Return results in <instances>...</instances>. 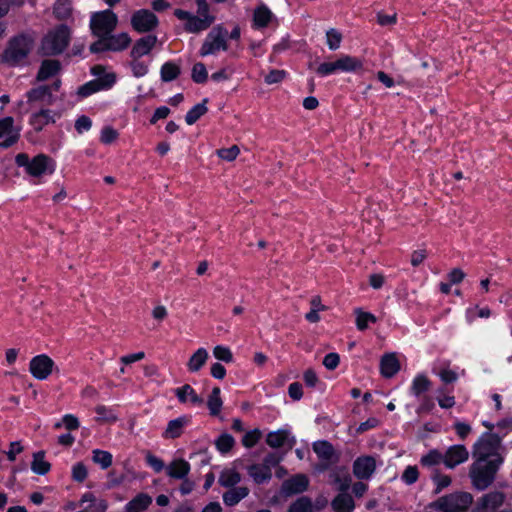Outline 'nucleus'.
Masks as SVG:
<instances>
[{
    "mask_svg": "<svg viewBox=\"0 0 512 512\" xmlns=\"http://www.w3.org/2000/svg\"><path fill=\"white\" fill-rule=\"evenodd\" d=\"M196 5V14L182 9L174 11V15L184 22V30L193 34L207 30L215 21V16L210 12V6L206 0H196Z\"/></svg>",
    "mask_w": 512,
    "mask_h": 512,
    "instance_id": "1",
    "label": "nucleus"
},
{
    "mask_svg": "<svg viewBox=\"0 0 512 512\" xmlns=\"http://www.w3.org/2000/svg\"><path fill=\"white\" fill-rule=\"evenodd\" d=\"M15 162L19 167L25 169L33 183H40L43 177L52 175L56 168L55 161L44 154L30 158L27 154L20 153L15 157Z\"/></svg>",
    "mask_w": 512,
    "mask_h": 512,
    "instance_id": "2",
    "label": "nucleus"
},
{
    "mask_svg": "<svg viewBox=\"0 0 512 512\" xmlns=\"http://www.w3.org/2000/svg\"><path fill=\"white\" fill-rule=\"evenodd\" d=\"M502 462L503 459L498 458L489 461L476 459L470 468V478L473 486L477 490L486 489L494 481L495 474Z\"/></svg>",
    "mask_w": 512,
    "mask_h": 512,
    "instance_id": "3",
    "label": "nucleus"
},
{
    "mask_svg": "<svg viewBox=\"0 0 512 512\" xmlns=\"http://www.w3.org/2000/svg\"><path fill=\"white\" fill-rule=\"evenodd\" d=\"M70 41V29L66 25H59L49 31L41 43V52L44 55H57L62 53Z\"/></svg>",
    "mask_w": 512,
    "mask_h": 512,
    "instance_id": "4",
    "label": "nucleus"
},
{
    "mask_svg": "<svg viewBox=\"0 0 512 512\" xmlns=\"http://www.w3.org/2000/svg\"><path fill=\"white\" fill-rule=\"evenodd\" d=\"M500 443L501 439L498 435L484 433L474 445L473 456L483 461L503 459L500 455Z\"/></svg>",
    "mask_w": 512,
    "mask_h": 512,
    "instance_id": "5",
    "label": "nucleus"
},
{
    "mask_svg": "<svg viewBox=\"0 0 512 512\" xmlns=\"http://www.w3.org/2000/svg\"><path fill=\"white\" fill-rule=\"evenodd\" d=\"M34 45V39L28 35H20L10 41L3 54V60L15 65L27 57Z\"/></svg>",
    "mask_w": 512,
    "mask_h": 512,
    "instance_id": "6",
    "label": "nucleus"
},
{
    "mask_svg": "<svg viewBox=\"0 0 512 512\" xmlns=\"http://www.w3.org/2000/svg\"><path fill=\"white\" fill-rule=\"evenodd\" d=\"M472 501L470 493L459 492L439 498L432 507L439 512H466Z\"/></svg>",
    "mask_w": 512,
    "mask_h": 512,
    "instance_id": "7",
    "label": "nucleus"
},
{
    "mask_svg": "<svg viewBox=\"0 0 512 512\" xmlns=\"http://www.w3.org/2000/svg\"><path fill=\"white\" fill-rule=\"evenodd\" d=\"M118 17L110 9L94 12L90 18V29L97 37L108 36L117 27Z\"/></svg>",
    "mask_w": 512,
    "mask_h": 512,
    "instance_id": "8",
    "label": "nucleus"
},
{
    "mask_svg": "<svg viewBox=\"0 0 512 512\" xmlns=\"http://www.w3.org/2000/svg\"><path fill=\"white\" fill-rule=\"evenodd\" d=\"M227 31L222 26L214 27L206 36L199 54L202 57L214 55L219 51H226L228 49L226 41Z\"/></svg>",
    "mask_w": 512,
    "mask_h": 512,
    "instance_id": "9",
    "label": "nucleus"
},
{
    "mask_svg": "<svg viewBox=\"0 0 512 512\" xmlns=\"http://www.w3.org/2000/svg\"><path fill=\"white\" fill-rule=\"evenodd\" d=\"M159 24L157 16L148 9H139L131 16V26L138 33L154 30Z\"/></svg>",
    "mask_w": 512,
    "mask_h": 512,
    "instance_id": "10",
    "label": "nucleus"
},
{
    "mask_svg": "<svg viewBox=\"0 0 512 512\" xmlns=\"http://www.w3.org/2000/svg\"><path fill=\"white\" fill-rule=\"evenodd\" d=\"M53 368L54 361L46 354H39L30 362V372L39 380L46 379L52 373Z\"/></svg>",
    "mask_w": 512,
    "mask_h": 512,
    "instance_id": "11",
    "label": "nucleus"
},
{
    "mask_svg": "<svg viewBox=\"0 0 512 512\" xmlns=\"http://www.w3.org/2000/svg\"><path fill=\"white\" fill-rule=\"evenodd\" d=\"M469 458V452L464 445H452L450 446L445 454H443V463L449 468L453 469L456 466L466 462Z\"/></svg>",
    "mask_w": 512,
    "mask_h": 512,
    "instance_id": "12",
    "label": "nucleus"
},
{
    "mask_svg": "<svg viewBox=\"0 0 512 512\" xmlns=\"http://www.w3.org/2000/svg\"><path fill=\"white\" fill-rule=\"evenodd\" d=\"M296 442L295 437L291 434L288 429H279L272 431L267 434L266 443L271 448H282L287 447L291 449Z\"/></svg>",
    "mask_w": 512,
    "mask_h": 512,
    "instance_id": "13",
    "label": "nucleus"
},
{
    "mask_svg": "<svg viewBox=\"0 0 512 512\" xmlns=\"http://www.w3.org/2000/svg\"><path fill=\"white\" fill-rule=\"evenodd\" d=\"M19 137L18 130L14 127L12 117H5L0 120V146L9 147L14 144Z\"/></svg>",
    "mask_w": 512,
    "mask_h": 512,
    "instance_id": "14",
    "label": "nucleus"
},
{
    "mask_svg": "<svg viewBox=\"0 0 512 512\" xmlns=\"http://www.w3.org/2000/svg\"><path fill=\"white\" fill-rule=\"evenodd\" d=\"M504 499V494L499 491L485 494L479 499L475 512H494L503 504Z\"/></svg>",
    "mask_w": 512,
    "mask_h": 512,
    "instance_id": "15",
    "label": "nucleus"
},
{
    "mask_svg": "<svg viewBox=\"0 0 512 512\" xmlns=\"http://www.w3.org/2000/svg\"><path fill=\"white\" fill-rule=\"evenodd\" d=\"M376 469V461L371 456L357 458L353 464V473L358 479H369Z\"/></svg>",
    "mask_w": 512,
    "mask_h": 512,
    "instance_id": "16",
    "label": "nucleus"
},
{
    "mask_svg": "<svg viewBox=\"0 0 512 512\" xmlns=\"http://www.w3.org/2000/svg\"><path fill=\"white\" fill-rule=\"evenodd\" d=\"M156 43L157 37L155 35H147L138 39L130 51V58H142L148 55L155 47Z\"/></svg>",
    "mask_w": 512,
    "mask_h": 512,
    "instance_id": "17",
    "label": "nucleus"
},
{
    "mask_svg": "<svg viewBox=\"0 0 512 512\" xmlns=\"http://www.w3.org/2000/svg\"><path fill=\"white\" fill-rule=\"evenodd\" d=\"M189 416H180L176 419L170 420L167 424L166 429L162 433L164 439H176L179 438L184 429L189 425Z\"/></svg>",
    "mask_w": 512,
    "mask_h": 512,
    "instance_id": "18",
    "label": "nucleus"
},
{
    "mask_svg": "<svg viewBox=\"0 0 512 512\" xmlns=\"http://www.w3.org/2000/svg\"><path fill=\"white\" fill-rule=\"evenodd\" d=\"M191 465L183 458L173 459L168 466H166V474L176 480L184 479L190 473Z\"/></svg>",
    "mask_w": 512,
    "mask_h": 512,
    "instance_id": "19",
    "label": "nucleus"
},
{
    "mask_svg": "<svg viewBox=\"0 0 512 512\" xmlns=\"http://www.w3.org/2000/svg\"><path fill=\"white\" fill-rule=\"evenodd\" d=\"M431 381L427 375L423 373L417 374L410 385L409 391L417 399H421L431 388Z\"/></svg>",
    "mask_w": 512,
    "mask_h": 512,
    "instance_id": "20",
    "label": "nucleus"
},
{
    "mask_svg": "<svg viewBox=\"0 0 512 512\" xmlns=\"http://www.w3.org/2000/svg\"><path fill=\"white\" fill-rule=\"evenodd\" d=\"M174 394L179 402L183 404L190 403L192 405H201L203 403V399L197 395L189 384L174 389Z\"/></svg>",
    "mask_w": 512,
    "mask_h": 512,
    "instance_id": "21",
    "label": "nucleus"
},
{
    "mask_svg": "<svg viewBox=\"0 0 512 512\" xmlns=\"http://www.w3.org/2000/svg\"><path fill=\"white\" fill-rule=\"evenodd\" d=\"M91 72L97 77L95 82L98 83L101 91L110 89L116 82V75L112 72H105L102 66H94Z\"/></svg>",
    "mask_w": 512,
    "mask_h": 512,
    "instance_id": "22",
    "label": "nucleus"
},
{
    "mask_svg": "<svg viewBox=\"0 0 512 512\" xmlns=\"http://www.w3.org/2000/svg\"><path fill=\"white\" fill-rule=\"evenodd\" d=\"M400 370V363L395 354H384L380 361V371L386 378L393 377Z\"/></svg>",
    "mask_w": 512,
    "mask_h": 512,
    "instance_id": "23",
    "label": "nucleus"
},
{
    "mask_svg": "<svg viewBox=\"0 0 512 512\" xmlns=\"http://www.w3.org/2000/svg\"><path fill=\"white\" fill-rule=\"evenodd\" d=\"M308 483L307 477L299 474L286 480L282 485V489L288 494L301 493L307 489Z\"/></svg>",
    "mask_w": 512,
    "mask_h": 512,
    "instance_id": "24",
    "label": "nucleus"
},
{
    "mask_svg": "<svg viewBox=\"0 0 512 512\" xmlns=\"http://www.w3.org/2000/svg\"><path fill=\"white\" fill-rule=\"evenodd\" d=\"M95 420L102 424H112L118 420V412L115 406L97 405L95 407Z\"/></svg>",
    "mask_w": 512,
    "mask_h": 512,
    "instance_id": "25",
    "label": "nucleus"
},
{
    "mask_svg": "<svg viewBox=\"0 0 512 512\" xmlns=\"http://www.w3.org/2000/svg\"><path fill=\"white\" fill-rule=\"evenodd\" d=\"M241 481V474L234 467L224 468L218 478V483L225 488H233Z\"/></svg>",
    "mask_w": 512,
    "mask_h": 512,
    "instance_id": "26",
    "label": "nucleus"
},
{
    "mask_svg": "<svg viewBox=\"0 0 512 512\" xmlns=\"http://www.w3.org/2000/svg\"><path fill=\"white\" fill-rule=\"evenodd\" d=\"M249 494V489L244 486L230 488L223 494V502L226 506H235Z\"/></svg>",
    "mask_w": 512,
    "mask_h": 512,
    "instance_id": "27",
    "label": "nucleus"
},
{
    "mask_svg": "<svg viewBox=\"0 0 512 512\" xmlns=\"http://www.w3.org/2000/svg\"><path fill=\"white\" fill-rule=\"evenodd\" d=\"M337 67L341 72H356L363 68V61L357 57L342 55L337 59Z\"/></svg>",
    "mask_w": 512,
    "mask_h": 512,
    "instance_id": "28",
    "label": "nucleus"
},
{
    "mask_svg": "<svg viewBox=\"0 0 512 512\" xmlns=\"http://www.w3.org/2000/svg\"><path fill=\"white\" fill-rule=\"evenodd\" d=\"M152 503V498L146 493L136 495L125 505L126 512H141L149 507Z\"/></svg>",
    "mask_w": 512,
    "mask_h": 512,
    "instance_id": "29",
    "label": "nucleus"
},
{
    "mask_svg": "<svg viewBox=\"0 0 512 512\" xmlns=\"http://www.w3.org/2000/svg\"><path fill=\"white\" fill-rule=\"evenodd\" d=\"M27 98L29 102H43L46 104H52L53 96L51 94V88L48 86H39L27 92Z\"/></svg>",
    "mask_w": 512,
    "mask_h": 512,
    "instance_id": "30",
    "label": "nucleus"
},
{
    "mask_svg": "<svg viewBox=\"0 0 512 512\" xmlns=\"http://www.w3.org/2000/svg\"><path fill=\"white\" fill-rule=\"evenodd\" d=\"M248 474L257 484L265 483L272 477V471H270L266 466H263L261 463L249 466Z\"/></svg>",
    "mask_w": 512,
    "mask_h": 512,
    "instance_id": "31",
    "label": "nucleus"
},
{
    "mask_svg": "<svg viewBox=\"0 0 512 512\" xmlns=\"http://www.w3.org/2000/svg\"><path fill=\"white\" fill-rule=\"evenodd\" d=\"M60 70V63L57 60H44L37 74L39 81H44L56 75Z\"/></svg>",
    "mask_w": 512,
    "mask_h": 512,
    "instance_id": "32",
    "label": "nucleus"
},
{
    "mask_svg": "<svg viewBox=\"0 0 512 512\" xmlns=\"http://www.w3.org/2000/svg\"><path fill=\"white\" fill-rule=\"evenodd\" d=\"M54 122V113L49 109H43L32 114L30 123L36 130H41L45 125Z\"/></svg>",
    "mask_w": 512,
    "mask_h": 512,
    "instance_id": "33",
    "label": "nucleus"
},
{
    "mask_svg": "<svg viewBox=\"0 0 512 512\" xmlns=\"http://www.w3.org/2000/svg\"><path fill=\"white\" fill-rule=\"evenodd\" d=\"M130 43L131 38L128 33L122 32L108 35V48H110L111 51H122L126 49Z\"/></svg>",
    "mask_w": 512,
    "mask_h": 512,
    "instance_id": "34",
    "label": "nucleus"
},
{
    "mask_svg": "<svg viewBox=\"0 0 512 512\" xmlns=\"http://www.w3.org/2000/svg\"><path fill=\"white\" fill-rule=\"evenodd\" d=\"M273 14L265 5L258 6L254 11L253 23L256 28L266 27L272 20Z\"/></svg>",
    "mask_w": 512,
    "mask_h": 512,
    "instance_id": "35",
    "label": "nucleus"
},
{
    "mask_svg": "<svg viewBox=\"0 0 512 512\" xmlns=\"http://www.w3.org/2000/svg\"><path fill=\"white\" fill-rule=\"evenodd\" d=\"M332 507L335 512H352L354 510V501L347 493H340L332 501Z\"/></svg>",
    "mask_w": 512,
    "mask_h": 512,
    "instance_id": "36",
    "label": "nucleus"
},
{
    "mask_svg": "<svg viewBox=\"0 0 512 512\" xmlns=\"http://www.w3.org/2000/svg\"><path fill=\"white\" fill-rule=\"evenodd\" d=\"M128 66L134 77L141 78L148 74L150 62L142 58H130Z\"/></svg>",
    "mask_w": 512,
    "mask_h": 512,
    "instance_id": "37",
    "label": "nucleus"
},
{
    "mask_svg": "<svg viewBox=\"0 0 512 512\" xmlns=\"http://www.w3.org/2000/svg\"><path fill=\"white\" fill-rule=\"evenodd\" d=\"M31 469L39 475H44L50 470V464L45 460L44 452L40 451L33 455Z\"/></svg>",
    "mask_w": 512,
    "mask_h": 512,
    "instance_id": "38",
    "label": "nucleus"
},
{
    "mask_svg": "<svg viewBox=\"0 0 512 512\" xmlns=\"http://www.w3.org/2000/svg\"><path fill=\"white\" fill-rule=\"evenodd\" d=\"M180 74V67L174 62H166L161 66L160 75L164 82H170L176 79Z\"/></svg>",
    "mask_w": 512,
    "mask_h": 512,
    "instance_id": "39",
    "label": "nucleus"
},
{
    "mask_svg": "<svg viewBox=\"0 0 512 512\" xmlns=\"http://www.w3.org/2000/svg\"><path fill=\"white\" fill-rule=\"evenodd\" d=\"M89 503V512H105L107 503L104 500H96L90 492L85 493L81 498V505Z\"/></svg>",
    "mask_w": 512,
    "mask_h": 512,
    "instance_id": "40",
    "label": "nucleus"
},
{
    "mask_svg": "<svg viewBox=\"0 0 512 512\" xmlns=\"http://www.w3.org/2000/svg\"><path fill=\"white\" fill-rule=\"evenodd\" d=\"M113 456L110 452L100 449L92 451V461L102 469H107L112 465Z\"/></svg>",
    "mask_w": 512,
    "mask_h": 512,
    "instance_id": "41",
    "label": "nucleus"
},
{
    "mask_svg": "<svg viewBox=\"0 0 512 512\" xmlns=\"http://www.w3.org/2000/svg\"><path fill=\"white\" fill-rule=\"evenodd\" d=\"M220 389L218 387L213 388L209 395L207 406L211 415L216 416L220 413L222 408V400L220 397Z\"/></svg>",
    "mask_w": 512,
    "mask_h": 512,
    "instance_id": "42",
    "label": "nucleus"
},
{
    "mask_svg": "<svg viewBox=\"0 0 512 512\" xmlns=\"http://www.w3.org/2000/svg\"><path fill=\"white\" fill-rule=\"evenodd\" d=\"M206 102V99L203 100L202 103L196 104L187 112L185 121L188 125L194 124L201 116L207 112Z\"/></svg>",
    "mask_w": 512,
    "mask_h": 512,
    "instance_id": "43",
    "label": "nucleus"
},
{
    "mask_svg": "<svg viewBox=\"0 0 512 512\" xmlns=\"http://www.w3.org/2000/svg\"><path fill=\"white\" fill-rule=\"evenodd\" d=\"M313 450L317 454V456L322 460H330L334 453L332 445L327 441L315 442L313 444Z\"/></svg>",
    "mask_w": 512,
    "mask_h": 512,
    "instance_id": "44",
    "label": "nucleus"
},
{
    "mask_svg": "<svg viewBox=\"0 0 512 512\" xmlns=\"http://www.w3.org/2000/svg\"><path fill=\"white\" fill-rule=\"evenodd\" d=\"M54 15L59 20L68 19L71 16V4L66 0H58L53 9Z\"/></svg>",
    "mask_w": 512,
    "mask_h": 512,
    "instance_id": "45",
    "label": "nucleus"
},
{
    "mask_svg": "<svg viewBox=\"0 0 512 512\" xmlns=\"http://www.w3.org/2000/svg\"><path fill=\"white\" fill-rule=\"evenodd\" d=\"M287 512H313L312 501L302 496L289 506Z\"/></svg>",
    "mask_w": 512,
    "mask_h": 512,
    "instance_id": "46",
    "label": "nucleus"
},
{
    "mask_svg": "<svg viewBox=\"0 0 512 512\" xmlns=\"http://www.w3.org/2000/svg\"><path fill=\"white\" fill-rule=\"evenodd\" d=\"M491 310L488 307L479 308L478 306L468 308L465 313L466 321L471 324L477 317L489 318Z\"/></svg>",
    "mask_w": 512,
    "mask_h": 512,
    "instance_id": "47",
    "label": "nucleus"
},
{
    "mask_svg": "<svg viewBox=\"0 0 512 512\" xmlns=\"http://www.w3.org/2000/svg\"><path fill=\"white\" fill-rule=\"evenodd\" d=\"M80 426L78 418L73 414H66L62 417L60 422L54 424L55 429L65 427L67 430H77Z\"/></svg>",
    "mask_w": 512,
    "mask_h": 512,
    "instance_id": "48",
    "label": "nucleus"
},
{
    "mask_svg": "<svg viewBox=\"0 0 512 512\" xmlns=\"http://www.w3.org/2000/svg\"><path fill=\"white\" fill-rule=\"evenodd\" d=\"M234 443V438L230 434L224 433L217 438L215 445L219 452L227 453L232 449Z\"/></svg>",
    "mask_w": 512,
    "mask_h": 512,
    "instance_id": "49",
    "label": "nucleus"
},
{
    "mask_svg": "<svg viewBox=\"0 0 512 512\" xmlns=\"http://www.w3.org/2000/svg\"><path fill=\"white\" fill-rule=\"evenodd\" d=\"M443 462V454L438 450L434 449L429 451L426 455L421 457L420 463L423 466H434Z\"/></svg>",
    "mask_w": 512,
    "mask_h": 512,
    "instance_id": "50",
    "label": "nucleus"
},
{
    "mask_svg": "<svg viewBox=\"0 0 512 512\" xmlns=\"http://www.w3.org/2000/svg\"><path fill=\"white\" fill-rule=\"evenodd\" d=\"M342 41V34L334 29L331 28L326 32V42L330 50H337Z\"/></svg>",
    "mask_w": 512,
    "mask_h": 512,
    "instance_id": "51",
    "label": "nucleus"
},
{
    "mask_svg": "<svg viewBox=\"0 0 512 512\" xmlns=\"http://www.w3.org/2000/svg\"><path fill=\"white\" fill-rule=\"evenodd\" d=\"M99 91L101 90L98 83L95 80H91L78 88L77 95L79 98H86Z\"/></svg>",
    "mask_w": 512,
    "mask_h": 512,
    "instance_id": "52",
    "label": "nucleus"
},
{
    "mask_svg": "<svg viewBox=\"0 0 512 512\" xmlns=\"http://www.w3.org/2000/svg\"><path fill=\"white\" fill-rule=\"evenodd\" d=\"M437 402L443 409L452 408L455 405V398L453 395L446 394L443 388L437 391Z\"/></svg>",
    "mask_w": 512,
    "mask_h": 512,
    "instance_id": "53",
    "label": "nucleus"
},
{
    "mask_svg": "<svg viewBox=\"0 0 512 512\" xmlns=\"http://www.w3.org/2000/svg\"><path fill=\"white\" fill-rule=\"evenodd\" d=\"M376 321V318L373 314L357 311L356 312V325L359 330H364L368 327L369 323H373Z\"/></svg>",
    "mask_w": 512,
    "mask_h": 512,
    "instance_id": "54",
    "label": "nucleus"
},
{
    "mask_svg": "<svg viewBox=\"0 0 512 512\" xmlns=\"http://www.w3.org/2000/svg\"><path fill=\"white\" fill-rule=\"evenodd\" d=\"M192 79L196 83H204L207 80L208 73L203 63H196L192 68Z\"/></svg>",
    "mask_w": 512,
    "mask_h": 512,
    "instance_id": "55",
    "label": "nucleus"
},
{
    "mask_svg": "<svg viewBox=\"0 0 512 512\" xmlns=\"http://www.w3.org/2000/svg\"><path fill=\"white\" fill-rule=\"evenodd\" d=\"M432 480L436 485V493H439L451 484V477L449 475L438 472L432 476Z\"/></svg>",
    "mask_w": 512,
    "mask_h": 512,
    "instance_id": "56",
    "label": "nucleus"
},
{
    "mask_svg": "<svg viewBox=\"0 0 512 512\" xmlns=\"http://www.w3.org/2000/svg\"><path fill=\"white\" fill-rule=\"evenodd\" d=\"M240 153V150L238 148V146L236 145H233L229 148H222V149H219L217 150V155L223 159V160H226V161H233L237 158V156L239 155Z\"/></svg>",
    "mask_w": 512,
    "mask_h": 512,
    "instance_id": "57",
    "label": "nucleus"
},
{
    "mask_svg": "<svg viewBox=\"0 0 512 512\" xmlns=\"http://www.w3.org/2000/svg\"><path fill=\"white\" fill-rule=\"evenodd\" d=\"M145 460L147 465H149L156 473H160L164 469L166 470L163 460L152 453H147Z\"/></svg>",
    "mask_w": 512,
    "mask_h": 512,
    "instance_id": "58",
    "label": "nucleus"
},
{
    "mask_svg": "<svg viewBox=\"0 0 512 512\" xmlns=\"http://www.w3.org/2000/svg\"><path fill=\"white\" fill-rule=\"evenodd\" d=\"M433 372L440 377V379L444 383H452L457 380L458 375L455 371L450 370L448 368H441L437 370L436 368L433 369Z\"/></svg>",
    "mask_w": 512,
    "mask_h": 512,
    "instance_id": "59",
    "label": "nucleus"
},
{
    "mask_svg": "<svg viewBox=\"0 0 512 512\" xmlns=\"http://www.w3.org/2000/svg\"><path fill=\"white\" fill-rule=\"evenodd\" d=\"M338 71L337 60L335 62L322 63L316 69L317 74L322 77L334 74Z\"/></svg>",
    "mask_w": 512,
    "mask_h": 512,
    "instance_id": "60",
    "label": "nucleus"
},
{
    "mask_svg": "<svg viewBox=\"0 0 512 512\" xmlns=\"http://www.w3.org/2000/svg\"><path fill=\"white\" fill-rule=\"evenodd\" d=\"M207 361V354H192L188 366L193 372L198 371Z\"/></svg>",
    "mask_w": 512,
    "mask_h": 512,
    "instance_id": "61",
    "label": "nucleus"
},
{
    "mask_svg": "<svg viewBox=\"0 0 512 512\" xmlns=\"http://www.w3.org/2000/svg\"><path fill=\"white\" fill-rule=\"evenodd\" d=\"M261 437V432L258 429L252 430L247 432L242 439V444L247 447L251 448L259 441Z\"/></svg>",
    "mask_w": 512,
    "mask_h": 512,
    "instance_id": "62",
    "label": "nucleus"
},
{
    "mask_svg": "<svg viewBox=\"0 0 512 512\" xmlns=\"http://www.w3.org/2000/svg\"><path fill=\"white\" fill-rule=\"evenodd\" d=\"M87 468L86 466L78 462L72 467V478L77 482H83L87 477Z\"/></svg>",
    "mask_w": 512,
    "mask_h": 512,
    "instance_id": "63",
    "label": "nucleus"
},
{
    "mask_svg": "<svg viewBox=\"0 0 512 512\" xmlns=\"http://www.w3.org/2000/svg\"><path fill=\"white\" fill-rule=\"evenodd\" d=\"M418 476H419V473H418L417 467L416 466H408V467H406V469L404 470V472L402 474V480L406 484L411 485L417 481Z\"/></svg>",
    "mask_w": 512,
    "mask_h": 512,
    "instance_id": "64",
    "label": "nucleus"
}]
</instances>
